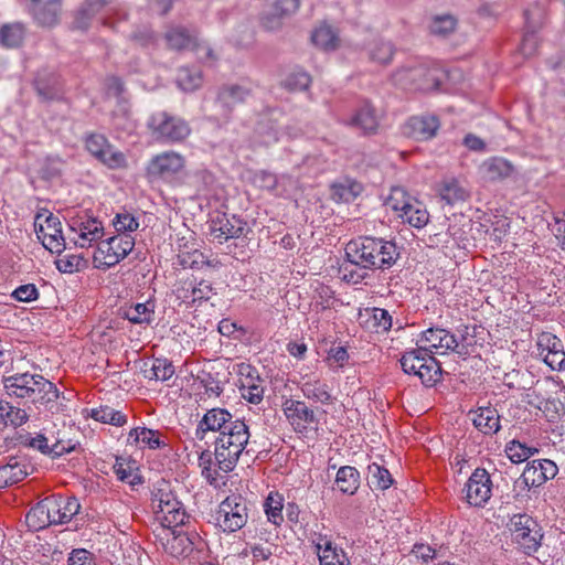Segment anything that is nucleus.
I'll list each match as a JSON object with an SVG mask.
<instances>
[{"label": "nucleus", "mask_w": 565, "mask_h": 565, "mask_svg": "<svg viewBox=\"0 0 565 565\" xmlns=\"http://www.w3.org/2000/svg\"><path fill=\"white\" fill-rule=\"evenodd\" d=\"M362 192V183L351 178H342L330 185V198L335 203H350Z\"/></svg>", "instance_id": "26"}, {"label": "nucleus", "mask_w": 565, "mask_h": 565, "mask_svg": "<svg viewBox=\"0 0 565 565\" xmlns=\"http://www.w3.org/2000/svg\"><path fill=\"white\" fill-rule=\"evenodd\" d=\"M97 13H103L104 25L113 26L111 15L118 17V20L126 19L127 13L117 4L107 3L105 0H87L78 9L74 24L77 29H87L89 20Z\"/></svg>", "instance_id": "10"}, {"label": "nucleus", "mask_w": 565, "mask_h": 565, "mask_svg": "<svg viewBox=\"0 0 565 565\" xmlns=\"http://www.w3.org/2000/svg\"><path fill=\"white\" fill-rule=\"evenodd\" d=\"M175 264L181 268L186 269L200 268L203 265H210V262L198 248L189 247L186 244H180Z\"/></svg>", "instance_id": "36"}, {"label": "nucleus", "mask_w": 565, "mask_h": 565, "mask_svg": "<svg viewBox=\"0 0 565 565\" xmlns=\"http://www.w3.org/2000/svg\"><path fill=\"white\" fill-rule=\"evenodd\" d=\"M348 125L361 129L364 136L375 134L379 128V119L374 107L367 102L363 103L348 121Z\"/></svg>", "instance_id": "27"}, {"label": "nucleus", "mask_w": 565, "mask_h": 565, "mask_svg": "<svg viewBox=\"0 0 565 565\" xmlns=\"http://www.w3.org/2000/svg\"><path fill=\"white\" fill-rule=\"evenodd\" d=\"M34 227L38 238L42 241L43 246L51 253L61 254L65 248V238L62 233V224L58 217L52 213L36 214Z\"/></svg>", "instance_id": "9"}, {"label": "nucleus", "mask_w": 565, "mask_h": 565, "mask_svg": "<svg viewBox=\"0 0 565 565\" xmlns=\"http://www.w3.org/2000/svg\"><path fill=\"white\" fill-rule=\"evenodd\" d=\"M55 510L56 514L53 518L54 524H64L72 520L74 515H76L81 509V505L76 498L71 497L66 499L55 498Z\"/></svg>", "instance_id": "39"}, {"label": "nucleus", "mask_w": 565, "mask_h": 565, "mask_svg": "<svg viewBox=\"0 0 565 565\" xmlns=\"http://www.w3.org/2000/svg\"><path fill=\"white\" fill-rule=\"evenodd\" d=\"M118 233L134 232L138 228V221L129 213H118L114 220Z\"/></svg>", "instance_id": "61"}, {"label": "nucleus", "mask_w": 565, "mask_h": 565, "mask_svg": "<svg viewBox=\"0 0 565 565\" xmlns=\"http://www.w3.org/2000/svg\"><path fill=\"white\" fill-rule=\"evenodd\" d=\"M439 127L436 116H413L403 126V135L415 140H428L436 137Z\"/></svg>", "instance_id": "16"}, {"label": "nucleus", "mask_w": 565, "mask_h": 565, "mask_svg": "<svg viewBox=\"0 0 565 565\" xmlns=\"http://www.w3.org/2000/svg\"><path fill=\"white\" fill-rule=\"evenodd\" d=\"M300 6V0H267L266 7L278 12L284 19L294 14Z\"/></svg>", "instance_id": "56"}, {"label": "nucleus", "mask_w": 565, "mask_h": 565, "mask_svg": "<svg viewBox=\"0 0 565 565\" xmlns=\"http://www.w3.org/2000/svg\"><path fill=\"white\" fill-rule=\"evenodd\" d=\"M213 294L212 284L202 279L196 286L191 287V303L209 300Z\"/></svg>", "instance_id": "63"}, {"label": "nucleus", "mask_w": 565, "mask_h": 565, "mask_svg": "<svg viewBox=\"0 0 565 565\" xmlns=\"http://www.w3.org/2000/svg\"><path fill=\"white\" fill-rule=\"evenodd\" d=\"M335 484L341 492L352 495L360 487V472L352 466H343L337 472Z\"/></svg>", "instance_id": "35"}, {"label": "nucleus", "mask_w": 565, "mask_h": 565, "mask_svg": "<svg viewBox=\"0 0 565 565\" xmlns=\"http://www.w3.org/2000/svg\"><path fill=\"white\" fill-rule=\"evenodd\" d=\"M202 78L199 73L191 74L188 68H182L178 74V83L183 90H193L201 85Z\"/></svg>", "instance_id": "60"}, {"label": "nucleus", "mask_w": 565, "mask_h": 565, "mask_svg": "<svg viewBox=\"0 0 565 565\" xmlns=\"http://www.w3.org/2000/svg\"><path fill=\"white\" fill-rule=\"evenodd\" d=\"M45 438H50L53 441H49L51 451H53V458L61 457L75 449V444L72 440H64L60 437V433H54L52 429L43 428L42 430Z\"/></svg>", "instance_id": "49"}, {"label": "nucleus", "mask_w": 565, "mask_h": 565, "mask_svg": "<svg viewBox=\"0 0 565 565\" xmlns=\"http://www.w3.org/2000/svg\"><path fill=\"white\" fill-rule=\"evenodd\" d=\"M367 470L369 484L371 488H375L377 490H386L392 486L393 479L386 468L377 463H372L369 466Z\"/></svg>", "instance_id": "46"}, {"label": "nucleus", "mask_w": 565, "mask_h": 565, "mask_svg": "<svg viewBox=\"0 0 565 565\" xmlns=\"http://www.w3.org/2000/svg\"><path fill=\"white\" fill-rule=\"evenodd\" d=\"M248 519V502L239 494L227 497L218 507L215 514L216 524L224 532H235L242 529Z\"/></svg>", "instance_id": "7"}, {"label": "nucleus", "mask_w": 565, "mask_h": 565, "mask_svg": "<svg viewBox=\"0 0 565 565\" xmlns=\"http://www.w3.org/2000/svg\"><path fill=\"white\" fill-rule=\"evenodd\" d=\"M164 40L168 47L173 51L194 52L201 63L212 65L217 61L214 51L199 39L195 30H190L182 25L171 26L164 33Z\"/></svg>", "instance_id": "3"}, {"label": "nucleus", "mask_w": 565, "mask_h": 565, "mask_svg": "<svg viewBox=\"0 0 565 565\" xmlns=\"http://www.w3.org/2000/svg\"><path fill=\"white\" fill-rule=\"evenodd\" d=\"M509 530L512 541L524 554L531 556L542 545L543 532L539 522L526 513L514 514L510 518Z\"/></svg>", "instance_id": "4"}, {"label": "nucleus", "mask_w": 565, "mask_h": 565, "mask_svg": "<svg viewBox=\"0 0 565 565\" xmlns=\"http://www.w3.org/2000/svg\"><path fill=\"white\" fill-rule=\"evenodd\" d=\"M25 28L20 22L7 23L0 26V44L7 49L19 47L24 40Z\"/></svg>", "instance_id": "37"}, {"label": "nucleus", "mask_w": 565, "mask_h": 565, "mask_svg": "<svg viewBox=\"0 0 565 565\" xmlns=\"http://www.w3.org/2000/svg\"><path fill=\"white\" fill-rule=\"evenodd\" d=\"M90 417L114 426H124L127 423V417L121 412L107 405L90 409Z\"/></svg>", "instance_id": "45"}, {"label": "nucleus", "mask_w": 565, "mask_h": 565, "mask_svg": "<svg viewBox=\"0 0 565 565\" xmlns=\"http://www.w3.org/2000/svg\"><path fill=\"white\" fill-rule=\"evenodd\" d=\"M25 383L30 387L31 401L33 403H40L42 405L49 406L53 404L58 398V391L52 382L44 379L40 374H30L23 373Z\"/></svg>", "instance_id": "17"}, {"label": "nucleus", "mask_w": 565, "mask_h": 565, "mask_svg": "<svg viewBox=\"0 0 565 565\" xmlns=\"http://www.w3.org/2000/svg\"><path fill=\"white\" fill-rule=\"evenodd\" d=\"M35 89L42 98L53 99L58 96L61 86L55 76L52 77L51 83H46L44 78L40 77L35 81Z\"/></svg>", "instance_id": "58"}, {"label": "nucleus", "mask_w": 565, "mask_h": 565, "mask_svg": "<svg viewBox=\"0 0 565 565\" xmlns=\"http://www.w3.org/2000/svg\"><path fill=\"white\" fill-rule=\"evenodd\" d=\"M537 355L552 370L565 369V351L561 339L550 332H543L537 338Z\"/></svg>", "instance_id": "14"}, {"label": "nucleus", "mask_w": 565, "mask_h": 565, "mask_svg": "<svg viewBox=\"0 0 565 565\" xmlns=\"http://www.w3.org/2000/svg\"><path fill=\"white\" fill-rule=\"evenodd\" d=\"M86 148L95 158L111 169L120 168L126 162L124 153L115 150L110 143H86Z\"/></svg>", "instance_id": "30"}, {"label": "nucleus", "mask_w": 565, "mask_h": 565, "mask_svg": "<svg viewBox=\"0 0 565 565\" xmlns=\"http://www.w3.org/2000/svg\"><path fill=\"white\" fill-rule=\"evenodd\" d=\"M135 239L129 233H118L108 239L98 243L97 250L104 256V265L115 266L124 259L134 248Z\"/></svg>", "instance_id": "12"}, {"label": "nucleus", "mask_w": 565, "mask_h": 565, "mask_svg": "<svg viewBox=\"0 0 565 565\" xmlns=\"http://www.w3.org/2000/svg\"><path fill=\"white\" fill-rule=\"evenodd\" d=\"M399 254L394 242L376 237H360L345 246L348 262L363 269H388L399 258Z\"/></svg>", "instance_id": "1"}, {"label": "nucleus", "mask_w": 565, "mask_h": 565, "mask_svg": "<svg viewBox=\"0 0 565 565\" xmlns=\"http://www.w3.org/2000/svg\"><path fill=\"white\" fill-rule=\"evenodd\" d=\"M249 437L248 426L244 420L236 418L226 430H222V434L215 438L214 457L222 471L234 470Z\"/></svg>", "instance_id": "2"}, {"label": "nucleus", "mask_w": 565, "mask_h": 565, "mask_svg": "<svg viewBox=\"0 0 565 565\" xmlns=\"http://www.w3.org/2000/svg\"><path fill=\"white\" fill-rule=\"evenodd\" d=\"M174 497L170 482L161 479L154 484L152 490V508L158 509Z\"/></svg>", "instance_id": "51"}, {"label": "nucleus", "mask_w": 565, "mask_h": 565, "mask_svg": "<svg viewBox=\"0 0 565 565\" xmlns=\"http://www.w3.org/2000/svg\"><path fill=\"white\" fill-rule=\"evenodd\" d=\"M83 262V258L76 255H65L63 257H60L55 264L56 268L61 273H68L72 274L74 271H77L79 269V266Z\"/></svg>", "instance_id": "64"}, {"label": "nucleus", "mask_w": 565, "mask_h": 565, "mask_svg": "<svg viewBox=\"0 0 565 565\" xmlns=\"http://www.w3.org/2000/svg\"><path fill=\"white\" fill-rule=\"evenodd\" d=\"M472 422L475 427L483 434H495L500 429V416L492 407H479Z\"/></svg>", "instance_id": "32"}, {"label": "nucleus", "mask_w": 565, "mask_h": 565, "mask_svg": "<svg viewBox=\"0 0 565 565\" xmlns=\"http://www.w3.org/2000/svg\"><path fill=\"white\" fill-rule=\"evenodd\" d=\"M557 466L550 459H539L527 462L522 477L525 484L539 487L557 475Z\"/></svg>", "instance_id": "21"}, {"label": "nucleus", "mask_w": 565, "mask_h": 565, "mask_svg": "<svg viewBox=\"0 0 565 565\" xmlns=\"http://www.w3.org/2000/svg\"><path fill=\"white\" fill-rule=\"evenodd\" d=\"M55 507V498L53 497L40 501L26 513L25 522L28 526L33 531H39L54 524L53 518L56 514L55 510H57Z\"/></svg>", "instance_id": "23"}, {"label": "nucleus", "mask_w": 565, "mask_h": 565, "mask_svg": "<svg viewBox=\"0 0 565 565\" xmlns=\"http://www.w3.org/2000/svg\"><path fill=\"white\" fill-rule=\"evenodd\" d=\"M394 53V45L391 42L383 40L375 42L370 51L371 58L374 62H377L383 65H387L388 63H391Z\"/></svg>", "instance_id": "50"}, {"label": "nucleus", "mask_w": 565, "mask_h": 565, "mask_svg": "<svg viewBox=\"0 0 565 565\" xmlns=\"http://www.w3.org/2000/svg\"><path fill=\"white\" fill-rule=\"evenodd\" d=\"M184 167V158L174 151L162 152L151 159L147 167L149 178H159L179 172Z\"/></svg>", "instance_id": "20"}, {"label": "nucleus", "mask_w": 565, "mask_h": 565, "mask_svg": "<svg viewBox=\"0 0 565 565\" xmlns=\"http://www.w3.org/2000/svg\"><path fill=\"white\" fill-rule=\"evenodd\" d=\"M249 228L242 218L227 214H218L211 221L210 235L220 244L231 239L246 236Z\"/></svg>", "instance_id": "11"}, {"label": "nucleus", "mask_w": 565, "mask_h": 565, "mask_svg": "<svg viewBox=\"0 0 565 565\" xmlns=\"http://www.w3.org/2000/svg\"><path fill=\"white\" fill-rule=\"evenodd\" d=\"M282 501H284V499L279 493L270 492L264 503L267 519L269 522H271L275 525H279L284 520Z\"/></svg>", "instance_id": "48"}, {"label": "nucleus", "mask_w": 565, "mask_h": 565, "mask_svg": "<svg viewBox=\"0 0 565 565\" xmlns=\"http://www.w3.org/2000/svg\"><path fill=\"white\" fill-rule=\"evenodd\" d=\"M28 472V465L18 458H10L8 463L0 467V489L23 480Z\"/></svg>", "instance_id": "31"}, {"label": "nucleus", "mask_w": 565, "mask_h": 565, "mask_svg": "<svg viewBox=\"0 0 565 565\" xmlns=\"http://www.w3.org/2000/svg\"><path fill=\"white\" fill-rule=\"evenodd\" d=\"M456 20L451 15L435 17L430 23V32L436 35H447L455 30Z\"/></svg>", "instance_id": "57"}, {"label": "nucleus", "mask_w": 565, "mask_h": 565, "mask_svg": "<svg viewBox=\"0 0 565 565\" xmlns=\"http://www.w3.org/2000/svg\"><path fill=\"white\" fill-rule=\"evenodd\" d=\"M233 415L225 408L209 409L199 422L195 429V437L203 440L209 431L222 434L234 423Z\"/></svg>", "instance_id": "15"}, {"label": "nucleus", "mask_w": 565, "mask_h": 565, "mask_svg": "<svg viewBox=\"0 0 565 565\" xmlns=\"http://www.w3.org/2000/svg\"><path fill=\"white\" fill-rule=\"evenodd\" d=\"M24 374H15L4 379V388L7 394L10 396H15L18 398H30L31 393L28 383H25Z\"/></svg>", "instance_id": "47"}, {"label": "nucleus", "mask_w": 565, "mask_h": 565, "mask_svg": "<svg viewBox=\"0 0 565 565\" xmlns=\"http://www.w3.org/2000/svg\"><path fill=\"white\" fill-rule=\"evenodd\" d=\"M242 396L249 403L258 404L264 396V388L259 384H255L253 377L247 376L241 386Z\"/></svg>", "instance_id": "55"}, {"label": "nucleus", "mask_w": 565, "mask_h": 565, "mask_svg": "<svg viewBox=\"0 0 565 565\" xmlns=\"http://www.w3.org/2000/svg\"><path fill=\"white\" fill-rule=\"evenodd\" d=\"M419 342L425 343L424 347H427L428 350L431 351L433 349H441L444 352L451 350L459 354L466 353V351H463V344L459 349V342L456 335L441 328H429L422 332Z\"/></svg>", "instance_id": "18"}, {"label": "nucleus", "mask_w": 565, "mask_h": 565, "mask_svg": "<svg viewBox=\"0 0 565 565\" xmlns=\"http://www.w3.org/2000/svg\"><path fill=\"white\" fill-rule=\"evenodd\" d=\"M525 444L512 440L505 446V454L514 463H520L529 459V452L524 451Z\"/></svg>", "instance_id": "62"}, {"label": "nucleus", "mask_w": 565, "mask_h": 565, "mask_svg": "<svg viewBox=\"0 0 565 565\" xmlns=\"http://www.w3.org/2000/svg\"><path fill=\"white\" fill-rule=\"evenodd\" d=\"M414 199L404 188L393 186L385 201V205L396 212V214H401L405 209L409 207Z\"/></svg>", "instance_id": "44"}, {"label": "nucleus", "mask_w": 565, "mask_h": 565, "mask_svg": "<svg viewBox=\"0 0 565 565\" xmlns=\"http://www.w3.org/2000/svg\"><path fill=\"white\" fill-rule=\"evenodd\" d=\"M397 216L402 218L403 222L416 228H423L429 222V213L425 205L417 199H414L409 207H407V210L405 209L401 214H397Z\"/></svg>", "instance_id": "34"}, {"label": "nucleus", "mask_w": 565, "mask_h": 565, "mask_svg": "<svg viewBox=\"0 0 565 565\" xmlns=\"http://www.w3.org/2000/svg\"><path fill=\"white\" fill-rule=\"evenodd\" d=\"M441 72L424 65L402 67L393 74L395 85L404 89L436 90L441 84Z\"/></svg>", "instance_id": "5"}, {"label": "nucleus", "mask_w": 565, "mask_h": 565, "mask_svg": "<svg viewBox=\"0 0 565 565\" xmlns=\"http://www.w3.org/2000/svg\"><path fill=\"white\" fill-rule=\"evenodd\" d=\"M312 43L326 51L337 49L339 38L331 26L322 24L317 28L311 35Z\"/></svg>", "instance_id": "41"}, {"label": "nucleus", "mask_w": 565, "mask_h": 565, "mask_svg": "<svg viewBox=\"0 0 565 565\" xmlns=\"http://www.w3.org/2000/svg\"><path fill=\"white\" fill-rule=\"evenodd\" d=\"M434 351L429 350V354L423 362L422 370L417 371V376L425 386L431 387L436 385L441 379V366L440 363L433 355Z\"/></svg>", "instance_id": "33"}, {"label": "nucleus", "mask_w": 565, "mask_h": 565, "mask_svg": "<svg viewBox=\"0 0 565 565\" xmlns=\"http://www.w3.org/2000/svg\"><path fill=\"white\" fill-rule=\"evenodd\" d=\"M250 95L249 88L239 84H224L218 88L215 99V114L210 116V120L217 125L226 124L233 113L235 105L245 102Z\"/></svg>", "instance_id": "8"}, {"label": "nucleus", "mask_w": 565, "mask_h": 565, "mask_svg": "<svg viewBox=\"0 0 565 565\" xmlns=\"http://www.w3.org/2000/svg\"><path fill=\"white\" fill-rule=\"evenodd\" d=\"M150 380L167 381L174 374V366L172 362L167 359H156L150 370Z\"/></svg>", "instance_id": "53"}, {"label": "nucleus", "mask_w": 565, "mask_h": 565, "mask_svg": "<svg viewBox=\"0 0 565 565\" xmlns=\"http://www.w3.org/2000/svg\"><path fill=\"white\" fill-rule=\"evenodd\" d=\"M301 391L303 395L321 404H330L332 401L328 385L320 381H307L302 384Z\"/></svg>", "instance_id": "43"}, {"label": "nucleus", "mask_w": 565, "mask_h": 565, "mask_svg": "<svg viewBox=\"0 0 565 565\" xmlns=\"http://www.w3.org/2000/svg\"><path fill=\"white\" fill-rule=\"evenodd\" d=\"M481 175L488 181H499L509 178L513 173V166L500 157L490 158L479 167Z\"/></svg>", "instance_id": "28"}, {"label": "nucleus", "mask_w": 565, "mask_h": 565, "mask_svg": "<svg viewBox=\"0 0 565 565\" xmlns=\"http://www.w3.org/2000/svg\"><path fill=\"white\" fill-rule=\"evenodd\" d=\"M161 524L166 527H177L183 525L189 515L183 508V504L177 499L172 498L168 503L158 509H153Z\"/></svg>", "instance_id": "25"}, {"label": "nucleus", "mask_w": 565, "mask_h": 565, "mask_svg": "<svg viewBox=\"0 0 565 565\" xmlns=\"http://www.w3.org/2000/svg\"><path fill=\"white\" fill-rule=\"evenodd\" d=\"M311 77L306 72L290 73L282 82L285 88L291 92L305 90L309 87Z\"/></svg>", "instance_id": "54"}, {"label": "nucleus", "mask_w": 565, "mask_h": 565, "mask_svg": "<svg viewBox=\"0 0 565 565\" xmlns=\"http://www.w3.org/2000/svg\"><path fill=\"white\" fill-rule=\"evenodd\" d=\"M284 412L298 433H305L310 425L318 424L315 412L305 402L287 399L284 403Z\"/></svg>", "instance_id": "19"}, {"label": "nucleus", "mask_w": 565, "mask_h": 565, "mask_svg": "<svg viewBox=\"0 0 565 565\" xmlns=\"http://www.w3.org/2000/svg\"><path fill=\"white\" fill-rule=\"evenodd\" d=\"M62 0H30V11L42 26H53L58 22Z\"/></svg>", "instance_id": "24"}, {"label": "nucleus", "mask_w": 565, "mask_h": 565, "mask_svg": "<svg viewBox=\"0 0 565 565\" xmlns=\"http://www.w3.org/2000/svg\"><path fill=\"white\" fill-rule=\"evenodd\" d=\"M153 308L154 305L151 302L136 303L125 311L124 317L136 324H149L153 320Z\"/></svg>", "instance_id": "42"}, {"label": "nucleus", "mask_w": 565, "mask_h": 565, "mask_svg": "<svg viewBox=\"0 0 565 565\" xmlns=\"http://www.w3.org/2000/svg\"><path fill=\"white\" fill-rule=\"evenodd\" d=\"M284 18L278 14V12L273 11L268 7L265 6V9L260 15V24L267 31H276L281 28Z\"/></svg>", "instance_id": "59"}, {"label": "nucleus", "mask_w": 565, "mask_h": 565, "mask_svg": "<svg viewBox=\"0 0 565 565\" xmlns=\"http://www.w3.org/2000/svg\"><path fill=\"white\" fill-rule=\"evenodd\" d=\"M151 136L158 140L183 141L190 134L191 128L183 118L170 115L167 111L152 114L147 124Z\"/></svg>", "instance_id": "6"}, {"label": "nucleus", "mask_w": 565, "mask_h": 565, "mask_svg": "<svg viewBox=\"0 0 565 565\" xmlns=\"http://www.w3.org/2000/svg\"><path fill=\"white\" fill-rule=\"evenodd\" d=\"M428 354L429 350L427 347H419L405 352L399 360L403 371L406 374L416 375L417 371L422 370L420 364H423Z\"/></svg>", "instance_id": "38"}, {"label": "nucleus", "mask_w": 565, "mask_h": 565, "mask_svg": "<svg viewBox=\"0 0 565 565\" xmlns=\"http://www.w3.org/2000/svg\"><path fill=\"white\" fill-rule=\"evenodd\" d=\"M71 230L79 233L85 232L86 235H90V241H99L104 235V227L97 218H88L85 222L78 223L74 222Z\"/></svg>", "instance_id": "52"}, {"label": "nucleus", "mask_w": 565, "mask_h": 565, "mask_svg": "<svg viewBox=\"0 0 565 565\" xmlns=\"http://www.w3.org/2000/svg\"><path fill=\"white\" fill-rule=\"evenodd\" d=\"M129 444L142 443L151 449L160 448L163 441L160 440L159 433L147 427H137L130 430L128 436Z\"/></svg>", "instance_id": "40"}, {"label": "nucleus", "mask_w": 565, "mask_h": 565, "mask_svg": "<svg viewBox=\"0 0 565 565\" xmlns=\"http://www.w3.org/2000/svg\"><path fill=\"white\" fill-rule=\"evenodd\" d=\"M492 481L489 472L477 468L465 484L466 500L470 505L483 507L491 498Z\"/></svg>", "instance_id": "13"}, {"label": "nucleus", "mask_w": 565, "mask_h": 565, "mask_svg": "<svg viewBox=\"0 0 565 565\" xmlns=\"http://www.w3.org/2000/svg\"><path fill=\"white\" fill-rule=\"evenodd\" d=\"M526 34L523 38L521 44V51L524 55L529 56L534 54L536 50V39L534 32L541 28L545 20V9L541 6H534L533 8L524 11Z\"/></svg>", "instance_id": "22"}, {"label": "nucleus", "mask_w": 565, "mask_h": 565, "mask_svg": "<svg viewBox=\"0 0 565 565\" xmlns=\"http://www.w3.org/2000/svg\"><path fill=\"white\" fill-rule=\"evenodd\" d=\"M438 194L441 201L452 206L468 199V190L455 178L443 180L438 184Z\"/></svg>", "instance_id": "29"}]
</instances>
